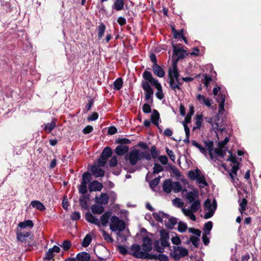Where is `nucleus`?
Segmentation results:
<instances>
[{
  "mask_svg": "<svg viewBox=\"0 0 261 261\" xmlns=\"http://www.w3.org/2000/svg\"><path fill=\"white\" fill-rule=\"evenodd\" d=\"M172 190L175 193H177L181 191V186L179 182H172Z\"/></svg>",
  "mask_w": 261,
  "mask_h": 261,
  "instance_id": "c03bdc74",
  "label": "nucleus"
},
{
  "mask_svg": "<svg viewBox=\"0 0 261 261\" xmlns=\"http://www.w3.org/2000/svg\"><path fill=\"white\" fill-rule=\"evenodd\" d=\"M169 234V233L164 229L160 231V239L161 245L164 247H170Z\"/></svg>",
  "mask_w": 261,
  "mask_h": 261,
  "instance_id": "9d476101",
  "label": "nucleus"
},
{
  "mask_svg": "<svg viewBox=\"0 0 261 261\" xmlns=\"http://www.w3.org/2000/svg\"><path fill=\"white\" fill-rule=\"evenodd\" d=\"M213 227V223L211 221H208L205 223L204 225V231L205 233L210 234V231Z\"/></svg>",
  "mask_w": 261,
  "mask_h": 261,
  "instance_id": "49530a36",
  "label": "nucleus"
},
{
  "mask_svg": "<svg viewBox=\"0 0 261 261\" xmlns=\"http://www.w3.org/2000/svg\"><path fill=\"white\" fill-rule=\"evenodd\" d=\"M204 206L208 211L213 210L214 208V211H215L217 208V203L215 199L213 200V202L212 203L211 200L207 199L204 203Z\"/></svg>",
  "mask_w": 261,
  "mask_h": 261,
  "instance_id": "aec40b11",
  "label": "nucleus"
},
{
  "mask_svg": "<svg viewBox=\"0 0 261 261\" xmlns=\"http://www.w3.org/2000/svg\"><path fill=\"white\" fill-rule=\"evenodd\" d=\"M89 199L88 195H83L80 199V203L81 207L84 209L88 208L87 201Z\"/></svg>",
  "mask_w": 261,
  "mask_h": 261,
  "instance_id": "7c9ffc66",
  "label": "nucleus"
},
{
  "mask_svg": "<svg viewBox=\"0 0 261 261\" xmlns=\"http://www.w3.org/2000/svg\"><path fill=\"white\" fill-rule=\"evenodd\" d=\"M98 32V38L99 39H101L104 34L106 30V26L103 23H100L99 25L97 27Z\"/></svg>",
  "mask_w": 261,
  "mask_h": 261,
  "instance_id": "f704fd0d",
  "label": "nucleus"
},
{
  "mask_svg": "<svg viewBox=\"0 0 261 261\" xmlns=\"http://www.w3.org/2000/svg\"><path fill=\"white\" fill-rule=\"evenodd\" d=\"M117 159L116 156H113L109 161V166L111 167H115L117 165Z\"/></svg>",
  "mask_w": 261,
  "mask_h": 261,
  "instance_id": "338daca9",
  "label": "nucleus"
},
{
  "mask_svg": "<svg viewBox=\"0 0 261 261\" xmlns=\"http://www.w3.org/2000/svg\"><path fill=\"white\" fill-rule=\"evenodd\" d=\"M150 118L151 122L159 128V120L160 119V114L157 110L155 109L153 110Z\"/></svg>",
  "mask_w": 261,
  "mask_h": 261,
  "instance_id": "a211bd4d",
  "label": "nucleus"
},
{
  "mask_svg": "<svg viewBox=\"0 0 261 261\" xmlns=\"http://www.w3.org/2000/svg\"><path fill=\"white\" fill-rule=\"evenodd\" d=\"M166 214L163 212L154 213L153 214V218L159 222L163 223Z\"/></svg>",
  "mask_w": 261,
  "mask_h": 261,
  "instance_id": "473e14b6",
  "label": "nucleus"
},
{
  "mask_svg": "<svg viewBox=\"0 0 261 261\" xmlns=\"http://www.w3.org/2000/svg\"><path fill=\"white\" fill-rule=\"evenodd\" d=\"M125 228V222L116 216H113L110 218V228L112 231H123Z\"/></svg>",
  "mask_w": 261,
  "mask_h": 261,
  "instance_id": "7ed1b4c3",
  "label": "nucleus"
},
{
  "mask_svg": "<svg viewBox=\"0 0 261 261\" xmlns=\"http://www.w3.org/2000/svg\"><path fill=\"white\" fill-rule=\"evenodd\" d=\"M154 249L159 253H163L165 248L161 245L160 241L156 240L153 243Z\"/></svg>",
  "mask_w": 261,
  "mask_h": 261,
  "instance_id": "2f4dec72",
  "label": "nucleus"
},
{
  "mask_svg": "<svg viewBox=\"0 0 261 261\" xmlns=\"http://www.w3.org/2000/svg\"><path fill=\"white\" fill-rule=\"evenodd\" d=\"M112 154V151L111 149L109 147H107L103 150L100 155H101L102 158H105L108 159L111 156Z\"/></svg>",
  "mask_w": 261,
  "mask_h": 261,
  "instance_id": "e433bc0d",
  "label": "nucleus"
},
{
  "mask_svg": "<svg viewBox=\"0 0 261 261\" xmlns=\"http://www.w3.org/2000/svg\"><path fill=\"white\" fill-rule=\"evenodd\" d=\"M196 179L198 184H199V186L200 188H203L205 186H207L208 185L205 180L204 175L201 174V172L198 174V176H197Z\"/></svg>",
  "mask_w": 261,
  "mask_h": 261,
  "instance_id": "bb28decb",
  "label": "nucleus"
},
{
  "mask_svg": "<svg viewBox=\"0 0 261 261\" xmlns=\"http://www.w3.org/2000/svg\"><path fill=\"white\" fill-rule=\"evenodd\" d=\"M202 121V115H198L196 117V122L195 124L196 126L194 127V129L195 128H199L201 126V123Z\"/></svg>",
  "mask_w": 261,
  "mask_h": 261,
  "instance_id": "6e6d98bb",
  "label": "nucleus"
},
{
  "mask_svg": "<svg viewBox=\"0 0 261 261\" xmlns=\"http://www.w3.org/2000/svg\"><path fill=\"white\" fill-rule=\"evenodd\" d=\"M163 223L167 228L172 229L174 225L177 224V219L176 218L170 217L166 214Z\"/></svg>",
  "mask_w": 261,
  "mask_h": 261,
  "instance_id": "9b49d317",
  "label": "nucleus"
},
{
  "mask_svg": "<svg viewBox=\"0 0 261 261\" xmlns=\"http://www.w3.org/2000/svg\"><path fill=\"white\" fill-rule=\"evenodd\" d=\"M187 225L186 223L180 221L178 225V231L180 232H183L186 231L187 229Z\"/></svg>",
  "mask_w": 261,
  "mask_h": 261,
  "instance_id": "603ef678",
  "label": "nucleus"
},
{
  "mask_svg": "<svg viewBox=\"0 0 261 261\" xmlns=\"http://www.w3.org/2000/svg\"><path fill=\"white\" fill-rule=\"evenodd\" d=\"M79 192L85 194L87 192V184L81 182V185L79 188Z\"/></svg>",
  "mask_w": 261,
  "mask_h": 261,
  "instance_id": "bf43d9fd",
  "label": "nucleus"
},
{
  "mask_svg": "<svg viewBox=\"0 0 261 261\" xmlns=\"http://www.w3.org/2000/svg\"><path fill=\"white\" fill-rule=\"evenodd\" d=\"M205 143V147H206L207 149L209 151V154L211 156V159H214V156L213 155V153H212V151L214 149L213 148V147H214V143L213 141H205L204 142Z\"/></svg>",
  "mask_w": 261,
  "mask_h": 261,
  "instance_id": "c9c22d12",
  "label": "nucleus"
},
{
  "mask_svg": "<svg viewBox=\"0 0 261 261\" xmlns=\"http://www.w3.org/2000/svg\"><path fill=\"white\" fill-rule=\"evenodd\" d=\"M163 170V167L159 164L155 163L153 168V173L157 174Z\"/></svg>",
  "mask_w": 261,
  "mask_h": 261,
  "instance_id": "5fc2aeb1",
  "label": "nucleus"
},
{
  "mask_svg": "<svg viewBox=\"0 0 261 261\" xmlns=\"http://www.w3.org/2000/svg\"><path fill=\"white\" fill-rule=\"evenodd\" d=\"M199 173H200V170L196 169L194 171H190L189 172V176L192 179H196Z\"/></svg>",
  "mask_w": 261,
  "mask_h": 261,
  "instance_id": "3c124183",
  "label": "nucleus"
},
{
  "mask_svg": "<svg viewBox=\"0 0 261 261\" xmlns=\"http://www.w3.org/2000/svg\"><path fill=\"white\" fill-rule=\"evenodd\" d=\"M54 256V252L51 249H49L47 252L45 253V256L44 257V260H49L52 259Z\"/></svg>",
  "mask_w": 261,
  "mask_h": 261,
  "instance_id": "4d7b16f0",
  "label": "nucleus"
},
{
  "mask_svg": "<svg viewBox=\"0 0 261 261\" xmlns=\"http://www.w3.org/2000/svg\"><path fill=\"white\" fill-rule=\"evenodd\" d=\"M142 76L145 80L149 82L156 88L157 92L155 93V96L159 99L162 100L164 98V95L163 93L162 86L158 81L153 77L150 72L147 70H145L143 73Z\"/></svg>",
  "mask_w": 261,
  "mask_h": 261,
  "instance_id": "f03ea898",
  "label": "nucleus"
},
{
  "mask_svg": "<svg viewBox=\"0 0 261 261\" xmlns=\"http://www.w3.org/2000/svg\"><path fill=\"white\" fill-rule=\"evenodd\" d=\"M128 151V147L126 145H120L117 146L115 152L118 155H122Z\"/></svg>",
  "mask_w": 261,
  "mask_h": 261,
  "instance_id": "b1692460",
  "label": "nucleus"
},
{
  "mask_svg": "<svg viewBox=\"0 0 261 261\" xmlns=\"http://www.w3.org/2000/svg\"><path fill=\"white\" fill-rule=\"evenodd\" d=\"M95 201L97 203L106 205L109 202V196L106 193H101L100 197H95Z\"/></svg>",
  "mask_w": 261,
  "mask_h": 261,
  "instance_id": "ddd939ff",
  "label": "nucleus"
},
{
  "mask_svg": "<svg viewBox=\"0 0 261 261\" xmlns=\"http://www.w3.org/2000/svg\"><path fill=\"white\" fill-rule=\"evenodd\" d=\"M228 152L230 153V155L227 159V161H230L234 165H239V163L236 160V155H233L231 151H229Z\"/></svg>",
  "mask_w": 261,
  "mask_h": 261,
  "instance_id": "0e129e2a",
  "label": "nucleus"
},
{
  "mask_svg": "<svg viewBox=\"0 0 261 261\" xmlns=\"http://www.w3.org/2000/svg\"><path fill=\"white\" fill-rule=\"evenodd\" d=\"M91 171L96 177H103L105 175V171L97 166H92Z\"/></svg>",
  "mask_w": 261,
  "mask_h": 261,
  "instance_id": "f3484780",
  "label": "nucleus"
},
{
  "mask_svg": "<svg viewBox=\"0 0 261 261\" xmlns=\"http://www.w3.org/2000/svg\"><path fill=\"white\" fill-rule=\"evenodd\" d=\"M200 208V203L199 200H196L194 202H192L190 208L194 213H196Z\"/></svg>",
  "mask_w": 261,
  "mask_h": 261,
  "instance_id": "a19ab883",
  "label": "nucleus"
},
{
  "mask_svg": "<svg viewBox=\"0 0 261 261\" xmlns=\"http://www.w3.org/2000/svg\"><path fill=\"white\" fill-rule=\"evenodd\" d=\"M169 86L171 89L174 91L176 92V90L177 89L178 90H181V85L182 83L180 82L179 79L177 80H172L171 79L169 82Z\"/></svg>",
  "mask_w": 261,
  "mask_h": 261,
  "instance_id": "dca6fc26",
  "label": "nucleus"
},
{
  "mask_svg": "<svg viewBox=\"0 0 261 261\" xmlns=\"http://www.w3.org/2000/svg\"><path fill=\"white\" fill-rule=\"evenodd\" d=\"M91 180V174L86 172L83 174L82 182L88 184Z\"/></svg>",
  "mask_w": 261,
  "mask_h": 261,
  "instance_id": "a18cd8bd",
  "label": "nucleus"
},
{
  "mask_svg": "<svg viewBox=\"0 0 261 261\" xmlns=\"http://www.w3.org/2000/svg\"><path fill=\"white\" fill-rule=\"evenodd\" d=\"M149 82L146 81H142L141 82V86L145 91V99L149 103L153 102V91L149 85Z\"/></svg>",
  "mask_w": 261,
  "mask_h": 261,
  "instance_id": "423d86ee",
  "label": "nucleus"
},
{
  "mask_svg": "<svg viewBox=\"0 0 261 261\" xmlns=\"http://www.w3.org/2000/svg\"><path fill=\"white\" fill-rule=\"evenodd\" d=\"M101 232L105 240L108 242L112 243L113 242L114 240L112 239V238L110 237V236L107 232H106V231H105L104 230H102Z\"/></svg>",
  "mask_w": 261,
  "mask_h": 261,
  "instance_id": "13d9d810",
  "label": "nucleus"
},
{
  "mask_svg": "<svg viewBox=\"0 0 261 261\" xmlns=\"http://www.w3.org/2000/svg\"><path fill=\"white\" fill-rule=\"evenodd\" d=\"M192 144L193 146L198 148L200 152H201L202 153L205 154L206 153L205 149L204 147H203L201 145H200L199 144H198L196 141H192Z\"/></svg>",
  "mask_w": 261,
  "mask_h": 261,
  "instance_id": "864d4df0",
  "label": "nucleus"
},
{
  "mask_svg": "<svg viewBox=\"0 0 261 261\" xmlns=\"http://www.w3.org/2000/svg\"><path fill=\"white\" fill-rule=\"evenodd\" d=\"M111 213L110 212H107L105 213L100 217V221L103 226H106L108 223L109 220L110 218Z\"/></svg>",
  "mask_w": 261,
  "mask_h": 261,
  "instance_id": "cd10ccee",
  "label": "nucleus"
},
{
  "mask_svg": "<svg viewBox=\"0 0 261 261\" xmlns=\"http://www.w3.org/2000/svg\"><path fill=\"white\" fill-rule=\"evenodd\" d=\"M197 99L200 102V103L205 105L208 107H211L212 103L210 99L206 98L203 95L200 94H198L197 95Z\"/></svg>",
  "mask_w": 261,
  "mask_h": 261,
  "instance_id": "412c9836",
  "label": "nucleus"
},
{
  "mask_svg": "<svg viewBox=\"0 0 261 261\" xmlns=\"http://www.w3.org/2000/svg\"><path fill=\"white\" fill-rule=\"evenodd\" d=\"M85 219L89 223L94 224L96 225L100 226V222L99 220L89 212L86 214Z\"/></svg>",
  "mask_w": 261,
  "mask_h": 261,
  "instance_id": "2eb2a0df",
  "label": "nucleus"
},
{
  "mask_svg": "<svg viewBox=\"0 0 261 261\" xmlns=\"http://www.w3.org/2000/svg\"><path fill=\"white\" fill-rule=\"evenodd\" d=\"M160 181V177L155 178L154 179L151 180L149 182V186L151 189L154 190L159 185Z\"/></svg>",
  "mask_w": 261,
  "mask_h": 261,
  "instance_id": "8fccbe9b",
  "label": "nucleus"
},
{
  "mask_svg": "<svg viewBox=\"0 0 261 261\" xmlns=\"http://www.w3.org/2000/svg\"><path fill=\"white\" fill-rule=\"evenodd\" d=\"M56 126V120L53 119L50 123L43 125V129L48 133H50Z\"/></svg>",
  "mask_w": 261,
  "mask_h": 261,
  "instance_id": "4be33fe9",
  "label": "nucleus"
},
{
  "mask_svg": "<svg viewBox=\"0 0 261 261\" xmlns=\"http://www.w3.org/2000/svg\"><path fill=\"white\" fill-rule=\"evenodd\" d=\"M168 168L172 171V173L177 178H179L181 176L180 172L175 166L172 165H169Z\"/></svg>",
  "mask_w": 261,
  "mask_h": 261,
  "instance_id": "58836bf2",
  "label": "nucleus"
},
{
  "mask_svg": "<svg viewBox=\"0 0 261 261\" xmlns=\"http://www.w3.org/2000/svg\"><path fill=\"white\" fill-rule=\"evenodd\" d=\"M247 204V200L245 198H243L242 202L240 203V211L242 214L243 212L245 211Z\"/></svg>",
  "mask_w": 261,
  "mask_h": 261,
  "instance_id": "052dcab7",
  "label": "nucleus"
},
{
  "mask_svg": "<svg viewBox=\"0 0 261 261\" xmlns=\"http://www.w3.org/2000/svg\"><path fill=\"white\" fill-rule=\"evenodd\" d=\"M102 184L96 180H94L91 182L88 186L89 190L90 192L99 191L102 189Z\"/></svg>",
  "mask_w": 261,
  "mask_h": 261,
  "instance_id": "f8f14e48",
  "label": "nucleus"
},
{
  "mask_svg": "<svg viewBox=\"0 0 261 261\" xmlns=\"http://www.w3.org/2000/svg\"><path fill=\"white\" fill-rule=\"evenodd\" d=\"M152 70L154 74L160 77H163L165 75V71L163 69L157 64H153Z\"/></svg>",
  "mask_w": 261,
  "mask_h": 261,
  "instance_id": "4468645a",
  "label": "nucleus"
},
{
  "mask_svg": "<svg viewBox=\"0 0 261 261\" xmlns=\"http://www.w3.org/2000/svg\"><path fill=\"white\" fill-rule=\"evenodd\" d=\"M31 205L34 208H36L40 211H43L45 209L44 205L38 200H34L31 201Z\"/></svg>",
  "mask_w": 261,
  "mask_h": 261,
  "instance_id": "c85d7f7f",
  "label": "nucleus"
},
{
  "mask_svg": "<svg viewBox=\"0 0 261 261\" xmlns=\"http://www.w3.org/2000/svg\"><path fill=\"white\" fill-rule=\"evenodd\" d=\"M172 203L174 205L178 207H181L183 206L184 203L181 201V199L179 198H176L172 200Z\"/></svg>",
  "mask_w": 261,
  "mask_h": 261,
  "instance_id": "680f3d73",
  "label": "nucleus"
},
{
  "mask_svg": "<svg viewBox=\"0 0 261 261\" xmlns=\"http://www.w3.org/2000/svg\"><path fill=\"white\" fill-rule=\"evenodd\" d=\"M71 245V243L69 241L65 240L63 242V244L61 246L64 249V250L66 251L69 249Z\"/></svg>",
  "mask_w": 261,
  "mask_h": 261,
  "instance_id": "774afa93",
  "label": "nucleus"
},
{
  "mask_svg": "<svg viewBox=\"0 0 261 261\" xmlns=\"http://www.w3.org/2000/svg\"><path fill=\"white\" fill-rule=\"evenodd\" d=\"M30 236V232H17V239L21 242H24L26 241L27 239Z\"/></svg>",
  "mask_w": 261,
  "mask_h": 261,
  "instance_id": "a878e982",
  "label": "nucleus"
},
{
  "mask_svg": "<svg viewBox=\"0 0 261 261\" xmlns=\"http://www.w3.org/2000/svg\"><path fill=\"white\" fill-rule=\"evenodd\" d=\"M172 180L171 179H166L163 184V189L164 192L169 193L172 190Z\"/></svg>",
  "mask_w": 261,
  "mask_h": 261,
  "instance_id": "393cba45",
  "label": "nucleus"
},
{
  "mask_svg": "<svg viewBox=\"0 0 261 261\" xmlns=\"http://www.w3.org/2000/svg\"><path fill=\"white\" fill-rule=\"evenodd\" d=\"M92 241V238L89 234H87L84 239H83V242H82V246L84 247H88L89 244L91 243Z\"/></svg>",
  "mask_w": 261,
  "mask_h": 261,
  "instance_id": "79ce46f5",
  "label": "nucleus"
},
{
  "mask_svg": "<svg viewBox=\"0 0 261 261\" xmlns=\"http://www.w3.org/2000/svg\"><path fill=\"white\" fill-rule=\"evenodd\" d=\"M188 254V250L180 246H173V250L170 253L171 257L175 260H178L181 258L186 256Z\"/></svg>",
  "mask_w": 261,
  "mask_h": 261,
  "instance_id": "39448f33",
  "label": "nucleus"
},
{
  "mask_svg": "<svg viewBox=\"0 0 261 261\" xmlns=\"http://www.w3.org/2000/svg\"><path fill=\"white\" fill-rule=\"evenodd\" d=\"M92 212L94 214H101L105 210L104 207L100 204H94L91 206Z\"/></svg>",
  "mask_w": 261,
  "mask_h": 261,
  "instance_id": "6ab92c4d",
  "label": "nucleus"
},
{
  "mask_svg": "<svg viewBox=\"0 0 261 261\" xmlns=\"http://www.w3.org/2000/svg\"><path fill=\"white\" fill-rule=\"evenodd\" d=\"M124 2L123 0H116L113 7L117 11H120L123 8Z\"/></svg>",
  "mask_w": 261,
  "mask_h": 261,
  "instance_id": "ea45409f",
  "label": "nucleus"
},
{
  "mask_svg": "<svg viewBox=\"0 0 261 261\" xmlns=\"http://www.w3.org/2000/svg\"><path fill=\"white\" fill-rule=\"evenodd\" d=\"M130 249L132 251V254L135 257L141 259H158L160 261H169L168 256L163 254V253H160L157 254L155 253H145L141 251L140 245L138 244L133 245Z\"/></svg>",
  "mask_w": 261,
  "mask_h": 261,
  "instance_id": "f257e3e1",
  "label": "nucleus"
},
{
  "mask_svg": "<svg viewBox=\"0 0 261 261\" xmlns=\"http://www.w3.org/2000/svg\"><path fill=\"white\" fill-rule=\"evenodd\" d=\"M215 153L221 157H224L226 153V150L223 149L222 147L216 148L214 150Z\"/></svg>",
  "mask_w": 261,
  "mask_h": 261,
  "instance_id": "09e8293b",
  "label": "nucleus"
},
{
  "mask_svg": "<svg viewBox=\"0 0 261 261\" xmlns=\"http://www.w3.org/2000/svg\"><path fill=\"white\" fill-rule=\"evenodd\" d=\"M123 85V81L121 78L117 79L114 83V88L117 90H120Z\"/></svg>",
  "mask_w": 261,
  "mask_h": 261,
  "instance_id": "de8ad7c7",
  "label": "nucleus"
},
{
  "mask_svg": "<svg viewBox=\"0 0 261 261\" xmlns=\"http://www.w3.org/2000/svg\"><path fill=\"white\" fill-rule=\"evenodd\" d=\"M34 226L33 222L32 220H28L23 222H20L18 224V226L21 228H24L27 227L32 228Z\"/></svg>",
  "mask_w": 261,
  "mask_h": 261,
  "instance_id": "4c0bfd02",
  "label": "nucleus"
},
{
  "mask_svg": "<svg viewBox=\"0 0 261 261\" xmlns=\"http://www.w3.org/2000/svg\"><path fill=\"white\" fill-rule=\"evenodd\" d=\"M152 242L150 238L144 237L143 239L141 251L145 253H149L152 249Z\"/></svg>",
  "mask_w": 261,
  "mask_h": 261,
  "instance_id": "6e6552de",
  "label": "nucleus"
},
{
  "mask_svg": "<svg viewBox=\"0 0 261 261\" xmlns=\"http://www.w3.org/2000/svg\"><path fill=\"white\" fill-rule=\"evenodd\" d=\"M198 194L197 192H189L187 193V199L189 203L194 202L198 197Z\"/></svg>",
  "mask_w": 261,
  "mask_h": 261,
  "instance_id": "c756f323",
  "label": "nucleus"
},
{
  "mask_svg": "<svg viewBox=\"0 0 261 261\" xmlns=\"http://www.w3.org/2000/svg\"><path fill=\"white\" fill-rule=\"evenodd\" d=\"M144 158L147 161H150L151 159V155L148 151H142L141 159Z\"/></svg>",
  "mask_w": 261,
  "mask_h": 261,
  "instance_id": "69168bd1",
  "label": "nucleus"
},
{
  "mask_svg": "<svg viewBox=\"0 0 261 261\" xmlns=\"http://www.w3.org/2000/svg\"><path fill=\"white\" fill-rule=\"evenodd\" d=\"M182 124L184 125L185 133H186V138L184 140V142L186 143H189L190 142V140H189L190 128L188 127L187 125H186L184 122L182 123Z\"/></svg>",
  "mask_w": 261,
  "mask_h": 261,
  "instance_id": "37998d69",
  "label": "nucleus"
},
{
  "mask_svg": "<svg viewBox=\"0 0 261 261\" xmlns=\"http://www.w3.org/2000/svg\"><path fill=\"white\" fill-rule=\"evenodd\" d=\"M177 64L176 63V62H173L172 68L169 69L168 77L169 80L171 79L173 80L179 79L180 74L177 69Z\"/></svg>",
  "mask_w": 261,
  "mask_h": 261,
  "instance_id": "1a4fd4ad",
  "label": "nucleus"
},
{
  "mask_svg": "<svg viewBox=\"0 0 261 261\" xmlns=\"http://www.w3.org/2000/svg\"><path fill=\"white\" fill-rule=\"evenodd\" d=\"M78 261H90L91 256L89 253L86 252H82L76 255Z\"/></svg>",
  "mask_w": 261,
  "mask_h": 261,
  "instance_id": "5701e85b",
  "label": "nucleus"
},
{
  "mask_svg": "<svg viewBox=\"0 0 261 261\" xmlns=\"http://www.w3.org/2000/svg\"><path fill=\"white\" fill-rule=\"evenodd\" d=\"M190 241L192 243L193 245L196 247H198L199 245V239L198 238V237H195L193 236H192L190 238Z\"/></svg>",
  "mask_w": 261,
  "mask_h": 261,
  "instance_id": "e2e57ef3",
  "label": "nucleus"
},
{
  "mask_svg": "<svg viewBox=\"0 0 261 261\" xmlns=\"http://www.w3.org/2000/svg\"><path fill=\"white\" fill-rule=\"evenodd\" d=\"M208 122L211 124L212 128L215 133H217L218 130L222 132L224 129V128L221 125H219L218 123L213 122L212 118L210 119V120Z\"/></svg>",
  "mask_w": 261,
  "mask_h": 261,
  "instance_id": "72a5a7b5",
  "label": "nucleus"
},
{
  "mask_svg": "<svg viewBox=\"0 0 261 261\" xmlns=\"http://www.w3.org/2000/svg\"><path fill=\"white\" fill-rule=\"evenodd\" d=\"M173 62H176L177 64L178 61L180 59H183L185 56V51L182 49V48L178 47L176 45L173 44Z\"/></svg>",
  "mask_w": 261,
  "mask_h": 261,
  "instance_id": "0eeeda50",
  "label": "nucleus"
},
{
  "mask_svg": "<svg viewBox=\"0 0 261 261\" xmlns=\"http://www.w3.org/2000/svg\"><path fill=\"white\" fill-rule=\"evenodd\" d=\"M142 150L140 149H134L130 151L129 153L125 155V159L129 160L132 165H135L137 162L142 160Z\"/></svg>",
  "mask_w": 261,
  "mask_h": 261,
  "instance_id": "20e7f679",
  "label": "nucleus"
}]
</instances>
